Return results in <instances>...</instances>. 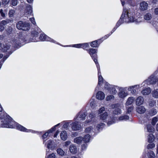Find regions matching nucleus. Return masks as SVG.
I'll list each match as a JSON object with an SVG mask.
<instances>
[{"label": "nucleus", "mask_w": 158, "mask_h": 158, "mask_svg": "<svg viewBox=\"0 0 158 158\" xmlns=\"http://www.w3.org/2000/svg\"><path fill=\"white\" fill-rule=\"evenodd\" d=\"M151 92V89L149 88L146 89L142 91V93L144 95H146L149 94Z\"/></svg>", "instance_id": "obj_21"}, {"label": "nucleus", "mask_w": 158, "mask_h": 158, "mask_svg": "<svg viewBox=\"0 0 158 158\" xmlns=\"http://www.w3.org/2000/svg\"><path fill=\"white\" fill-rule=\"evenodd\" d=\"M86 115L85 112H80L78 114V117L81 119H83L85 118Z\"/></svg>", "instance_id": "obj_24"}, {"label": "nucleus", "mask_w": 158, "mask_h": 158, "mask_svg": "<svg viewBox=\"0 0 158 158\" xmlns=\"http://www.w3.org/2000/svg\"><path fill=\"white\" fill-rule=\"evenodd\" d=\"M5 27L0 23V31H2L4 29Z\"/></svg>", "instance_id": "obj_61"}, {"label": "nucleus", "mask_w": 158, "mask_h": 158, "mask_svg": "<svg viewBox=\"0 0 158 158\" xmlns=\"http://www.w3.org/2000/svg\"><path fill=\"white\" fill-rule=\"evenodd\" d=\"M147 129L148 131L150 132H152L154 131V128L151 125H149L147 126Z\"/></svg>", "instance_id": "obj_38"}, {"label": "nucleus", "mask_w": 158, "mask_h": 158, "mask_svg": "<svg viewBox=\"0 0 158 158\" xmlns=\"http://www.w3.org/2000/svg\"><path fill=\"white\" fill-rule=\"evenodd\" d=\"M135 100V98L133 97H130L128 98L126 102V105H129L132 104Z\"/></svg>", "instance_id": "obj_22"}, {"label": "nucleus", "mask_w": 158, "mask_h": 158, "mask_svg": "<svg viewBox=\"0 0 158 158\" xmlns=\"http://www.w3.org/2000/svg\"><path fill=\"white\" fill-rule=\"evenodd\" d=\"M7 12V11L6 10H3L2 9H1L0 10V14L3 17H5V15L6 14Z\"/></svg>", "instance_id": "obj_35"}, {"label": "nucleus", "mask_w": 158, "mask_h": 158, "mask_svg": "<svg viewBox=\"0 0 158 158\" xmlns=\"http://www.w3.org/2000/svg\"><path fill=\"white\" fill-rule=\"evenodd\" d=\"M139 87V86L138 85L131 86L128 88V90L129 91H131V93L133 94H136Z\"/></svg>", "instance_id": "obj_10"}, {"label": "nucleus", "mask_w": 158, "mask_h": 158, "mask_svg": "<svg viewBox=\"0 0 158 158\" xmlns=\"http://www.w3.org/2000/svg\"><path fill=\"white\" fill-rule=\"evenodd\" d=\"M95 115L93 113H90L87 118V119L86 120L85 123V124H88L89 123H96L97 122V120L95 118Z\"/></svg>", "instance_id": "obj_7"}, {"label": "nucleus", "mask_w": 158, "mask_h": 158, "mask_svg": "<svg viewBox=\"0 0 158 158\" xmlns=\"http://www.w3.org/2000/svg\"><path fill=\"white\" fill-rule=\"evenodd\" d=\"M148 144L147 146V148L148 149H152L155 147V144L151 142Z\"/></svg>", "instance_id": "obj_40"}, {"label": "nucleus", "mask_w": 158, "mask_h": 158, "mask_svg": "<svg viewBox=\"0 0 158 158\" xmlns=\"http://www.w3.org/2000/svg\"><path fill=\"white\" fill-rule=\"evenodd\" d=\"M127 95V94L124 91H122L119 93V96L120 97L123 98Z\"/></svg>", "instance_id": "obj_36"}, {"label": "nucleus", "mask_w": 158, "mask_h": 158, "mask_svg": "<svg viewBox=\"0 0 158 158\" xmlns=\"http://www.w3.org/2000/svg\"><path fill=\"white\" fill-rule=\"evenodd\" d=\"M17 28L19 30H22L23 31H27L30 28L29 23L26 22H23L22 21H19L16 24Z\"/></svg>", "instance_id": "obj_2"}, {"label": "nucleus", "mask_w": 158, "mask_h": 158, "mask_svg": "<svg viewBox=\"0 0 158 158\" xmlns=\"http://www.w3.org/2000/svg\"><path fill=\"white\" fill-rule=\"evenodd\" d=\"M144 18L145 20H149L152 18V16L151 14L148 13L144 15Z\"/></svg>", "instance_id": "obj_32"}, {"label": "nucleus", "mask_w": 158, "mask_h": 158, "mask_svg": "<svg viewBox=\"0 0 158 158\" xmlns=\"http://www.w3.org/2000/svg\"><path fill=\"white\" fill-rule=\"evenodd\" d=\"M111 107L114 109L113 111V114L114 116L115 115H118L121 113L120 105L118 103H117L112 105Z\"/></svg>", "instance_id": "obj_4"}, {"label": "nucleus", "mask_w": 158, "mask_h": 158, "mask_svg": "<svg viewBox=\"0 0 158 158\" xmlns=\"http://www.w3.org/2000/svg\"><path fill=\"white\" fill-rule=\"evenodd\" d=\"M15 12V11L14 10H11L9 11V17H11L13 16L14 15Z\"/></svg>", "instance_id": "obj_39"}, {"label": "nucleus", "mask_w": 158, "mask_h": 158, "mask_svg": "<svg viewBox=\"0 0 158 158\" xmlns=\"http://www.w3.org/2000/svg\"><path fill=\"white\" fill-rule=\"evenodd\" d=\"M129 118V116L127 115L121 116L118 117V119H117L116 117H114L113 116L112 118V120L108 121L107 123L108 125L109 126L114 123V120H115L117 119V120L120 121L128 119Z\"/></svg>", "instance_id": "obj_6"}, {"label": "nucleus", "mask_w": 158, "mask_h": 158, "mask_svg": "<svg viewBox=\"0 0 158 158\" xmlns=\"http://www.w3.org/2000/svg\"><path fill=\"white\" fill-rule=\"evenodd\" d=\"M60 136L61 139L63 140H65L67 138V133L66 131H62L60 134Z\"/></svg>", "instance_id": "obj_17"}, {"label": "nucleus", "mask_w": 158, "mask_h": 158, "mask_svg": "<svg viewBox=\"0 0 158 158\" xmlns=\"http://www.w3.org/2000/svg\"><path fill=\"white\" fill-rule=\"evenodd\" d=\"M93 128L92 126H90L89 127L86 128L85 130V131L86 133H89L92 131Z\"/></svg>", "instance_id": "obj_43"}, {"label": "nucleus", "mask_w": 158, "mask_h": 158, "mask_svg": "<svg viewBox=\"0 0 158 158\" xmlns=\"http://www.w3.org/2000/svg\"><path fill=\"white\" fill-rule=\"evenodd\" d=\"M30 20L33 24L35 25L36 24V23L35 22V19L34 18H30Z\"/></svg>", "instance_id": "obj_57"}, {"label": "nucleus", "mask_w": 158, "mask_h": 158, "mask_svg": "<svg viewBox=\"0 0 158 158\" xmlns=\"http://www.w3.org/2000/svg\"><path fill=\"white\" fill-rule=\"evenodd\" d=\"M122 20L120 19L119 20L118 22L116 25V26H117L116 28L118 27V26H119L120 25V24L122 23Z\"/></svg>", "instance_id": "obj_59"}, {"label": "nucleus", "mask_w": 158, "mask_h": 158, "mask_svg": "<svg viewBox=\"0 0 158 158\" xmlns=\"http://www.w3.org/2000/svg\"><path fill=\"white\" fill-rule=\"evenodd\" d=\"M13 52L11 51H10V52H8V53H9V54L7 55L4 56L3 59H2L3 61H4L6 60L8 57L9 55H10V54H11Z\"/></svg>", "instance_id": "obj_47"}, {"label": "nucleus", "mask_w": 158, "mask_h": 158, "mask_svg": "<svg viewBox=\"0 0 158 158\" xmlns=\"http://www.w3.org/2000/svg\"><path fill=\"white\" fill-rule=\"evenodd\" d=\"M10 0H2V4L4 5L8 4Z\"/></svg>", "instance_id": "obj_50"}, {"label": "nucleus", "mask_w": 158, "mask_h": 158, "mask_svg": "<svg viewBox=\"0 0 158 158\" xmlns=\"http://www.w3.org/2000/svg\"><path fill=\"white\" fill-rule=\"evenodd\" d=\"M0 118L2 120L1 122L2 127L12 128L16 127L17 129L21 131L28 132V131L30 130H27L18 123L11 121V118L6 114H0Z\"/></svg>", "instance_id": "obj_1"}, {"label": "nucleus", "mask_w": 158, "mask_h": 158, "mask_svg": "<svg viewBox=\"0 0 158 158\" xmlns=\"http://www.w3.org/2000/svg\"><path fill=\"white\" fill-rule=\"evenodd\" d=\"M81 48L83 49L88 48L89 46V44L88 43H85L84 44H81Z\"/></svg>", "instance_id": "obj_46"}, {"label": "nucleus", "mask_w": 158, "mask_h": 158, "mask_svg": "<svg viewBox=\"0 0 158 158\" xmlns=\"http://www.w3.org/2000/svg\"><path fill=\"white\" fill-rule=\"evenodd\" d=\"M89 52L91 57L93 58H94L97 57V55L95 54L97 53V50L94 48H90L89 50Z\"/></svg>", "instance_id": "obj_15"}, {"label": "nucleus", "mask_w": 158, "mask_h": 158, "mask_svg": "<svg viewBox=\"0 0 158 158\" xmlns=\"http://www.w3.org/2000/svg\"><path fill=\"white\" fill-rule=\"evenodd\" d=\"M73 47L77 48H80L81 47V44H74L73 45Z\"/></svg>", "instance_id": "obj_62"}, {"label": "nucleus", "mask_w": 158, "mask_h": 158, "mask_svg": "<svg viewBox=\"0 0 158 158\" xmlns=\"http://www.w3.org/2000/svg\"><path fill=\"white\" fill-rule=\"evenodd\" d=\"M48 132H45L42 136V138L44 139L46 138L48 135Z\"/></svg>", "instance_id": "obj_56"}, {"label": "nucleus", "mask_w": 158, "mask_h": 158, "mask_svg": "<svg viewBox=\"0 0 158 158\" xmlns=\"http://www.w3.org/2000/svg\"><path fill=\"white\" fill-rule=\"evenodd\" d=\"M48 157V158H55V155L54 153H52L51 154L49 155Z\"/></svg>", "instance_id": "obj_54"}, {"label": "nucleus", "mask_w": 158, "mask_h": 158, "mask_svg": "<svg viewBox=\"0 0 158 158\" xmlns=\"http://www.w3.org/2000/svg\"><path fill=\"white\" fill-rule=\"evenodd\" d=\"M69 150L70 152L73 153H75L77 152V148L76 146L71 145L70 146Z\"/></svg>", "instance_id": "obj_20"}, {"label": "nucleus", "mask_w": 158, "mask_h": 158, "mask_svg": "<svg viewBox=\"0 0 158 158\" xmlns=\"http://www.w3.org/2000/svg\"><path fill=\"white\" fill-rule=\"evenodd\" d=\"M158 78L157 77L154 75H152L150 76L148 79L145 81L143 83H147L148 85L153 84H155L157 81Z\"/></svg>", "instance_id": "obj_5"}, {"label": "nucleus", "mask_w": 158, "mask_h": 158, "mask_svg": "<svg viewBox=\"0 0 158 158\" xmlns=\"http://www.w3.org/2000/svg\"><path fill=\"white\" fill-rule=\"evenodd\" d=\"M96 97L98 100H103L105 98V94L102 91H98L97 93Z\"/></svg>", "instance_id": "obj_16"}, {"label": "nucleus", "mask_w": 158, "mask_h": 158, "mask_svg": "<svg viewBox=\"0 0 158 158\" xmlns=\"http://www.w3.org/2000/svg\"><path fill=\"white\" fill-rule=\"evenodd\" d=\"M133 107L130 106L128 108L127 110V113H130L133 110Z\"/></svg>", "instance_id": "obj_51"}, {"label": "nucleus", "mask_w": 158, "mask_h": 158, "mask_svg": "<svg viewBox=\"0 0 158 158\" xmlns=\"http://www.w3.org/2000/svg\"><path fill=\"white\" fill-rule=\"evenodd\" d=\"M90 105L92 108H94L95 106V101L94 100H92L90 103Z\"/></svg>", "instance_id": "obj_48"}, {"label": "nucleus", "mask_w": 158, "mask_h": 158, "mask_svg": "<svg viewBox=\"0 0 158 158\" xmlns=\"http://www.w3.org/2000/svg\"><path fill=\"white\" fill-rule=\"evenodd\" d=\"M83 139V137L82 136H80L75 138L74 139V142L77 144H80L81 143Z\"/></svg>", "instance_id": "obj_18"}, {"label": "nucleus", "mask_w": 158, "mask_h": 158, "mask_svg": "<svg viewBox=\"0 0 158 158\" xmlns=\"http://www.w3.org/2000/svg\"><path fill=\"white\" fill-rule=\"evenodd\" d=\"M111 90H112V94H115L117 93V91L115 87H112Z\"/></svg>", "instance_id": "obj_55"}, {"label": "nucleus", "mask_w": 158, "mask_h": 158, "mask_svg": "<svg viewBox=\"0 0 158 158\" xmlns=\"http://www.w3.org/2000/svg\"><path fill=\"white\" fill-rule=\"evenodd\" d=\"M40 32V29H38L37 31L33 30L31 31V35L34 36H37L39 33Z\"/></svg>", "instance_id": "obj_29"}, {"label": "nucleus", "mask_w": 158, "mask_h": 158, "mask_svg": "<svg viewBox=\"0 0 158 158\" xmlns=\"http://www.w3.org/2000/svg\"><path fill=\"white\" fill-rule=\"evenodd\" d=\"M130 14L127 10L126 9H123V14L121 17V19L123 18H125V19L127 18L129 20L127 21L126 20V22H134V19L133 17H131Z\"/></svg>", "instance_id": "obj_3"}, {"label": "nucleus", "mask_w": 158, "mask_h": 158, "mask_svg": "<svg viewBox=\"0 0 158 158\" xmlns=\"http://www.w3.org/2000/svg\"><path fill=\"white\" fill-rule=\"evenodd\" d=\"M136 111L139 114H143L146 111V109L143 106H139L136 107Z\"/></svg>", "instance_id": "obj_14"}, {"label": "nucleus", "mask_w": 158, "mask_h": 158, "mask_svg": "<svg viewBox=\"0 0 158 158\" xmlns=\"http://www.w3.org/2000/svg\"><path fill=\"white\" fill-rule=\"evenodd\" d=\"M57 152L58 154L61 156H63L65 154L64 152L60 148H58L57 149Z\"/></svg>", "instance_id": "obj_37"}, {"label": "nucleus", "mask_w": 158, "mask_h": 158, "mask_svg": "<svg viewBox=\"0 0 158 158\" xmlns=\"http://www.w3.org/2000/svg\"><path fill=\"white\" fill-rule=\"evenodd\" d=\"M148 4L145 1H143L140 3L139 9L143 11L146 10L148 9Z\"/></svg>", "instance_id": "obj_9"}, {"label": "nucleus", "mask_w": 158, "mask_h": 158, "mask_svg": "<svg viewBox=\"0 0 158 158\" xmlns=\"http://www.w3.org/2000/svg\"><path fill=\"white\" fill-rule=\"evenodd\" d=\"M114 97V96L113 95H110L109 96H108L106 98V100L107 101L111 99H112Z\"/></svg>", "instance_id": "obj_63"}, {"label": "nucleus", "mask_w": 158, "mask_h": 158, "mask_svg": "<svg viewBox=\"0 0 158 158\" xmlns=\"http://www.w3.org/2000/svg\"><path fill=\"white\" fill-rule=\"evenodd\" d=\"M11 42L13 46L16 47H17L18 46H20V43L19 42L18 40L15 39L12 40Z\"/></svg>", "instance_id": "obj_19"}, {"label": "nucleus", "mask_w": 158, "mask_h": 158, "mask_svg": "<svg viewBox=\"0 0 158 158\" xmlns=\"http://www.w3.org/2000/svg\"><path fill=\"white\" fill-rule=\"evenodd\" d=\"M10 46L6 44L5 45L2 44L0 43V51L4 52H8L7 50L9 49Z\"/></svg>", "instance_id": "obj_12"}, {"label": "nucleus", "mask_w": 158, "mask_h": 158, "mask_svg": "<svg viewBox=\"0 0 158 158\" xmlns=\"http://www.w3.org/2000/svg\"><path fill=\"white\" fill-rule=\"evenodd\" d=\"M90 138V135L89 134L85 135L84 137H83V140L85 143L89 142V141Z\"/></svg>", "instance_id": "obj_26"}, {"label": "nucleus", "mask_w": 158, "mask_h": 158, "mask_svg": "<svg viewBox=\"0 0 158 158\" xmlns=\"http://www.w3.org/2000/svg\"><path fill=\"white\" fill-rule=\"evenodd\" d=\"M40 40L42 41H50L53 42H55V41L50 38L47 35L44 34H42L40 35Z\"/></svg>", "instance_id": "obj_8"}, {"label": "nucleus", "mask_w": 158, "mask_h": 158, "mask_svg": "<svg viewBox=\"0 0 158 158\" xmlns=\"http://www.w3.org/2000/svg\"><path fill=\"white\" fill-rule=\"evenodd\" d=\"M11 22V20L9 19H6L2 21L0 23L3 26H5V25L7 23H9Z\"/></svg>", "instance_id": "obj_31"}, {"label": "nucleus", "mask_w": 158, "mask_h": 158, "mask_svg": "<svg viewBox=\"0 0 158 158\" xmlns=\"http://www.w3.org/2000/svg\"><path fill=\"white\" fill-rule=\"evenodd\" d=\"M91 46L93 48L98 47V46L99 44H98V42L97 40L93 41L91 43Z\"/></svg>", "instance_id": "obj_34"}, {"label": "nucleus", "mask_w": 158, "mask_h": 158, "mask_svg": "<svg viewBox=\"0 0 158 158\" xmlns=\"http://www.w3.org/2000/svg\"><path fill=\"white\" fill-rule=\"evenodd\" d=\"M104 125L105 124L103 123H101L100 124L98 125L97 127V129L99 130L100 128H102L103 127H104Z\"/></svg>", "instance_id": "obj_49"}, {"label": "nucleus", "mask_w": 158, "mask_h": 158, "mask_svg": "<svg viewBox=\"0 0 158 158\" xmlns=\"http://www.w3.org/2000/svg\"><path fill=\"white\" fill-rule=\"evenodd\" d=\"M148 142H151L154 141V137L152 134H149L148 136Z\"/></svg>", "instance_id": "obj_28"}, {"label": "nucleus", "mask_w": 158, "mask_h": 158, "mask_svg": "<svg viewBox=\"0 0 158 158\" xmlns=\"http://www.w3.org/2000/svg\"><path fill=\"white\" fill-rule=\"evenodd\" d=\"M53 142L51 140H49L48 141V144L47 145V148H52V144Z\"/></svg>", "instance_id": "obj_42"}, {"label": "nucleus", "mask_w": 158, "mask_h": 158, "mask_svg": "<svg viewBox=\"0 0 158 158\" xmlns=\"http://www.w3.org/2000/svg\"><path fill=\"white\" fill-rule=\"evenodd\" d=\"M11 4L13 6H16L18 3L17 0H10Z\"/></svg>", "instance_id": "obj_45"}, {"label": "nucleus", "mask_w": 158, "mask_h": 158, "mask_svg": "<svg viewBox=\"0 0 158 158\" xmlns=\"http://www.w3.org/2000/svg\"><path fill=\"white\" fill-rule=\"evenodd\" d=\"M108 115L107 113L105 112L100 115V118L101 119L104 120L107 118Z\"/></svg>", "instance_id": "obj_25"}, {"label": "nucleus", "mask_w": 158, "mask_h": 158, "mask_svg": "<svg viewBox=\"0 0 158 158\" xmlns=\"http://www.w3.org/2000/svg\"><path fill=\"white\" fill-rule=\"evenodd\" d=\"M157 113V110L156 109H153L150 112V114L151 115H153L156 114Z\"/></svg>", "instance_id": "obj_44"}, {"label": "nucleus", "mask_w": 158, "mask_h": 158, "mask_svg": "<svg viewBox=\"0 0 158 158\" xmlns=\"http://www.w3.org/2000/svg\"><path fill=\"white\" fill-rule=\"evenodd\" d=\"M87 146V144L86 143H84L81 146V149L84 150L85 149Z\"/></svg>", "instance_id": "obj_53"}, {"label": "nucleus", "mask_w": 158, "mask_h": 158, "mask_svg": "<svg viewBox=\"0 0 158 158\" xmlns=\"http://www.w3.org/2000/svg\"><path fill=\"white\" fill-rule=\"evenodd\" d=\"M154 13L156 15H158V7L154 9Z\"/></svg>", "instance_id": "obj_64"}, {"label": "nucleus", "mask_w": 158, "mask_h": 158, "mask_svg": "<svg viewBox=\"0 0 158 158\" xmlns=\"http://www.w3.org/2000/svg\"><path fill=\"white\" fill-rule=\"evenodd\" d=\"M158 121V118L157 117H155L152 119V123L153 125H154L156 124V122Z\"/></svg>", "instance_id": "obj_41"}, {"label": "nucleus", "mask_w": 158, "mask_h": 158, "mask_svg": "<svg viewBox=\"0 0 158 158\" xmlns=\"http://www.w3.org/2000/svg\"><path fill=\"white\" fill-rule=\"evenodd\" d=\"M105 108L104 107H102L100 108L98 110V113L99 114L102 113L103 111L105 110Z\"/></svg>", "instance_id": "obj_58"}, {"label": "nucleus", "mask_w": 158, "mask_h": 158, "mask_svg": "<svg viewBox=\"0 0 158 158\" xmlns=\"http://www.w3.org/2000/svg\"><path fill=\"white\" fill-rule=\"evenodd\" d=\"M100 73V70H99L98 69V84L99 85H100L101 83L102 82L103 80L102 77L101 75H99Z\"/></svg>", "instance_id": "obj_30"}, {"label": "nucleus", "mask_w": 158, "mask_h": 158, "mask_svg": "<svg viewBox=\"0 0 158 158\" xmlns=\"http://www.w3.org/2000/svg\"><path fill=\"white\" fill-rule=\"evenodd\" d=\"M152 96L155 98H158V89L153 91L152 93Z\"/></svg>", "instance_id": "obj_27"}, {"label": "nucleus", "mask_w": 158, "mask_h": 158, "mask_svg": "<svg viewBox=\"0 0 158 158\" xmlns=\"http://www.w3.org/2000/svg\"><path fill=\"white\" fill-rule=\"evenodd\" d=\"M32 7L30 5H28L26 7V12L28 14H31L32 13Z\"/></svg>", "instance_id": "obj_23"}, {"label": "nucleus", "mask_w": 158, "mask_h": 158, "mask_svg": "<svg viewBox=\"0 0 158 158\" xmlns=\"http://www.w3.org/2000/svg\"><path fill=\"white\" fill-rule=\"evenodd\" d=\"M73 130L76 131L79 130L81 127V126L78 122H76L71 124Z\"/></svg>", "instance_id": "obj_11"}, {"label": "nucleus", "mask_w": 158, "mask_h": 158, "mask_svg": "<svg viewBox=\"0 0 158 158\" xmlns=\"http://www.w3.org/2000/svg\"><path fill=\"white\" fill-rule=\"evenodd\" d=\"M104 88L105 89L109 90L110 85L108 84H105L104 86Z\"/></svg>", "instance_id": "obj_60"}, {"label": "nucleus", "mask_w": 158, "mask_h": 158, "mask_svg": "<svg viewBox=\"0 0 158 158\" xmlns=\"http://www.w3.org/2000/svg\"><path fill=\"white\" fill-rule=\"evenodd\" d=\"M148 158H154L155 155L153 152L150 151L148 153Z\"/></svg>", "instance_id": "obj_33"}, {"label": "nucleus", "mask_w": 158, "mask_h": 158, "mask_svg": "<svg viewBox=\"0 0 158 158\" xmlns=\"http://www.w3.org/2000/svg\"><path fill=\"white\" fill-rule=\"evenodd\" d=\"M143 101L144 99L143 97L141 96H139L136 99V104L137 106H140L143 104Z\"/></svg>", "instance_id": "obj_13"}, {"label": "nucleus", "mask_w": 158, "mask_h": 158, "mask_svg": "<svg viewBox=\"0 0 158 158\" xmlns=\"http://www.w3.org/2000/svg\"><path fill=\"white\" fill-rule=\"evenodd\" d=\"M6 31L9 34L11 33V32L12 31V29L11 27H8L6 30Z\"/></svg>", "instance_id": "obj_52"}]
</instances>
